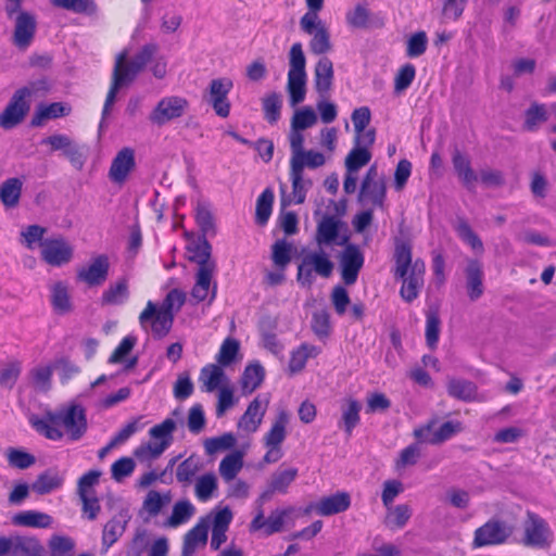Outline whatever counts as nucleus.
<instances>
[{"label":"nucleus","mask_w":556,"mask_h":556,"mask_svg":"<svg viewBox=\"0 0 556 556\" xmlns=\"http://www.w3.org/2000/svg\"><path fill=\"white\" fill-rule=\"evenodd\" d=\"M45 81L33 83L30 86L17 89L3 112L0 114V127L12 129L21 124L30 110V98L33 93L43 87Z\"/></svg>","instance_id":"nucleus-3"},{"label":"nucleus","mask_w":556,"mask_h":556,"mask_svg":"<svg viewBox=\"0 0 556 556\" xmlns=\"http://www.w3.org/2000/svg\"><path fill=\"white\" fill-rule=\"evenodd\" d=\"M52 421L63 426L73 441L79 440L87 430L85 409L80 405H71L52 414Z\"/></svg>","instance_id":"nucleus-12"},{"label":"nucleus","mask_w":556,"mask_h":556,"mask_svg":"<svg viewBox=\"0 0 556 556\" xmlns=\"http://www.w3.org/2000/svg\"><path fill=\"white\" fill-rule=\"evenodd\" d=\"M243 460L240 453H231L224 457L219 464V473L226 482L232 481L242 469Z\"/></svg>","instance_id":"nucleus-47"},{"label":"nucleus","mask_w":556,"mask_h":556,"mask_svg":"<svg viewBox=\"0 0 556 556\" xmlns=\"http://www.w3.org/2000/svg\"><path fill=\"white\" fill-rule=\"evenodd\" d=\"M136 463L131 457H122L114 462L111 466L112 479L122 482L125 478L132 475Z\"/></svg>","instance_id":"nucleus-63"},{"label":"nucleus","mask_w":556,"mask_h":556,"mask_svg":"<svg viewBox=\"0 0 556 556\" xmlns=\"http://www.w3.org/2000/svg\"><path fill=\"white\" fill-rule=\"evenodd\" d=\"M232 81L228 78H217L210 83L207 102L215 113L225 118L230 113L228 93L232 89Z\"/></svg>","instance_id":"nucleus-15"},{"label":"nucleus","mask_w":556,"mask_h":556,"mask_svg":"<svg viewBox=\"0 0 556 556\" xmlns=\"http://www.w3.org/2000/svg\"><path fill=\"white\" fill-rule=\"evenodd\" d=\"M64 476L55 468H49L41 472L30 485L31 490L39 494H49L62 488Z\"/></svg>","instance_id":"nucleus-28"},{"label":"nucleus","mask_w":556,"mask_h":556,"mask_svg":"<svg viewBox=\"0 0 556 556\" xmlns=\"http://www.w3.org/2000/svg\"><path fill=\"white\" fill-rule=\"evenodd\" d=\"M325 163V155L314 150H304L299 155L290 157V167L301 172H304L305 167L313 169L323 166Z\"/></svg>","instance_id":"nucleus-40"},{"label":"nucleus","mask_w":556,"mask_h":556,"mask_svg":"<svg viewBox=\"0 0 556 556\" xmlns=\"http://www.w3.org/2000/svg\"><path fill=\"white\" fill-rule=\"evenodd\" d=\"M289 421L290 414L286 409H279L269 430L263 437V444L266 448L263 464H275L282 458L281 445L288 434L287 427Z\"/></svg>","instance_id":"nucleus-5"},{"label":"nucleus","mask_w":556,"mask_h":556,"mask_svg":"<svg viewBox=\"0 0 556 556\" xmlns=\"http://www.w3.org/2000/svg\"><path fill=\"white\" fill-rule=\"evenodd\" d=\"M269 405L268 395H257L248 406L238 421V428L253 433L260 428Z\"/></svg>","instance_id":"nucleus-17"},{"label":"nucleus","mask_w":556,"mask_h":556,"mask_svg":"<svg viewBox=\"0 0 556 556\" xmlns=\"http://www.w3.org/2000/svg\"><path fill=\"white\" fill-rule=\"evenodd\" d=\"M216 269H201L195 273V283L192 288L191 295L197 302H203L208 299L212 302L216 296L217 286L213 285V278Z\"/></svg>","instance_id":"nucleus-23"},{"label":"nucleus","mask_w":556,"mask_h":556,"mask_svg":"<svg viewBox=\"0 0 556 556\" xmlns=\"http://www.w3.org/2000/svg\"><path fill=\"white\" fill-rule=\"evenodd\" d=\"M317 122V116L314 110L309 106H305L298 110L291 121V128L304 130L314 126Z\"/></svg>","instance_id":"nucleus-64"},{"label":"nucleus","mask_w":556,"mask_h":556,"mask_svg":"<svg viewBox=\"0 0 556 556\" xmlns=\"http://www.w3.org/2000/svg\"><path fill=\"white\" fill-rule=\"evenodd\" d=\"M435 426L437 420L431 419L425 426L416 428L414 430V437L419 443L438 445L463 430L462 422L459 421H445L439 428Z\"/></svg>","instance_id":"nucleus-10"},{"label":"nucleus","mask_w":556,"mask_h":556,"mask_svg":"<svg viewBox=\"0 0 556 556\" xmlns=\"http://www.w3.org/2000/svg\"><path fill=\"white\" fill-rule=\"evenodd\" d=\"M547 121V112L544 104L533 102L525 113L523 128L528 131H535L540 123Z\"/></svg>","instance_id":"nucleus-53"},{"label":"nucleus","mask_w":556,"mask_h":556,"mask_svg":"<svg viewBox=\"0 0 556 556\" xmlns=\"http://www.w3.org/2000/svg\"><path fill=\"white\" fill-rule=\"evenodd\" d=\"M312 330L319 338H328L331 332L330 316L325 309L316 311L312 316Z\"/></svg>","instance_id":"nucleus-62"},{"label":"nucleus","mask_w":556,"mask_h":556,"mask_svg":"<svg viewBox=\"0 0 556 556\" xmlns=\"http://www.w3.org/2000/svg\"><path fill=\"white\" fill-rule=\"evenodd\" d=\"M351 505V497L346 492H338L331 496L323 497L316 505L315 510L320 516H331L345 511Z\"/></svg>","instance_id":"nucleus-27"},{"label":"nucleus","mask_w":556,"mask_h":556,"mask_svg":"<svg viewBox=\"0 0 556 556\" xmlns=\"http://www.w3.org/2000/svg\"><path fill=\"white\" fill-rule=\"evenodd\" d=\"M371 160V153L367 149L354 147L345 157V168L349 173H357Z\"/></svg>","instance_id":"nucleus-54"},{"label":"nucleus","mask_w":556,"mask_h":556,"mask_svg":"<svg viewBox=\"0 0 556 556\" xmlns=\"http://www.w3.org/2000/svg\"><path fill=\"white\" fill-rule=\"evenodd\" d=\"M177 422L166 418L149 430L150 441L141 443L134 451V456L141 463L157 459L173 443Z\"/></svg>","instance_id":"nucleus-2"},{"label":"nucleus","mask_w":556,"mask_h":556,"mask_svg":"<svg viewBox=\"0 0 556 556\" xmlns=\"http://www.w3.org/2000/svg\"><path fill=\"white\" fill-rule=\"evenodd\" d=\"M296 477V468L279 469L270 476L268 483L277 491V493L286 494L288 492V488Z\"/></svg>","instance_id":"nucleus-49"},{"label":"nucleus","mask_w":556,"mask_h":556,"mask_svg":"<svg viewBox=\"0 0 556 556\" xmlns=\"http://www.w3.org/2000/svg\"><path fill=\"white\" fill-rule=\"evenodd\" d=\"M50 2L55 8L64 9L76 14L93 16L98 13L96 0H50Z\"/></svg>","instance_id":"nucleus-39"},{"label":"nucleus","mask_w":556,"mask_h":556,"mask_svg":"<svg viewBox=\"0 0 556 556\" xmlns=\"http://www.w3.org/2000/svg\"><path fill=\"white\" fill-rule=\"evenodd\" d=\"M290 178L292 182V193L291 195H286L285 186H281V205L283 207L290 205L292 202L296 204H302L305 201L306 192L312 187L311 179H304L303 172L296 170L293 167H290Z\"/></svg>","instance_id":"nucleus-22"},{"label":"nucleus","mask_w":556,"mask_h":556,"mask_svg":"<svg viewBox=\"0 0 556 556\" xmlns=\"http://www.w3.org/2000/svg\"><path fill=\"white\" fill-rule=\"evenodd\" d=\"M23 181L20 178H9L0 186V200L7 207H14L18 204L22 193Z\"/></svg>","instance_id":"nucleus-41"},{"label":"nucleus","mask_w":556,"mask_h":556,"mask_svg":"<svg viewBox=\"0 0 556 556\" xmlns=\"http://www.w3.org/2000/svg\"><path fill=\"white\" fill-rule=\"evenodd\" d=\"M447 393L454 399L469 402L475 399L477 387L471 381L451 378L447 381Z\"/></svg>","instance_id":"nucleus-38"},{"label":"nucleus","mask_w":556,"mask_h":556,"mask_svg":"<svg viewBox=\"0 0 556 556\" xmlns=\"http://www.w3.org/2000/svg\"><path fill=\"white\" fill-rule=\"evenodd\" d=\"M292 244L285 239L277 240L271 247V260L275 266L285 270L291 262Z\"/></svg>","instance_id":"nucleus-51"},{"label":"nucleus","mask_w":556,"mask_h":556,"mask_svg":"<svg viewBox=\"0 0 556 556\" xmlns=\"http://www.w3.org/2000/svg\"><path fill=\"white\" fill-rule=\"evenodd\" d=\"M361 409L362 404L354 399H348L345 403L341 406L342 416L339 426L344 430V432L348 435H351L353 429L359 424Z\"/></svg>","instance_id":"nucleus-36"},{"label":"nucleus","mask_w":556,"mask_h":556,"mask_svg":"<svg viewBox=\"0 0 556 556\" xmlns=\"http://www.w3.org/2000/svg\"><path fill=\"white\" fill-rule=\"evenodd\" d=\"M127 522L128 520L124 516H118L113 517L104 525L102 531V546L104 553L124 534Z\"/></svg>","instance_id":"nucleus-34"},{"label":"nucleus","mask_w":556,"mask_h":556,"mask_svg":"<svg viewBox=\"0 0 556 556\" xmlns=\"http://www.w3.org/2000/svg\"><path fill=\"white\" fill-rule=\"evenodd\" d=\"M333 268V262L323 249L309 251L303 255L298 266L296 280L302 287L309 288L314 282L313 273L323 278H329Z\"/></svg>","instance_id":"nucleus-4"},{"label":"nucleus","mask_w":556,"mask_h":556,"mask_svg":"<svg viewBox=\"0 0 556 556\" xmlns=\"http://www.w3.org/2000/svg\"><path fill=\"white\" fill-rule=\"evenodd\" d=\"M514 528L505 521L490 519L475 531L473 546L482 547L505 543L513 534Z\"/></svg>","instance_id":"nucleus-11"},{"label":"nucleus","mask_w":556,"mask_h":556,"mask_svg":"<svg viewBox=\"0 0 556 556\" xmlns=\"http://www.w3.org/2000/svg\"><path fill=\"white\" fill-rule=\"evenodd\" d=\"M364 265V255L359 248L348 244L340 255L341 277L345 285H354Z\"/></svg>","instance_id":"nucleus-16"},{"label":"nucleus","mask_w":556,"mask_h":556,"mask_svg":"<svg viewBox=\"0 0 556 556\" xmlns=\"http://www.w3.org/2000/svg\"><path fill=\"white\" fill-rule=\"evenodd\" d=\"M454 229L459 239L463 240L468 245H470L472 250L478 251L480 253L483 252V243L481 239L472 230L466 218L457 217L454 224Z\"/></svg>","instance_id":"nucleus-44"},{"label":"nucleus","mask_w":556,"mask_h":556,"mask_svg":"<svg viewBox=\"0 0 556 556\" xmlns=\"http://www.w3.org/2000/svg\"><path fill=\"white\" fill-rule=\"evenodd\" d=\"M264 368L260 364H252L245 367L241 378L243 394H250L257 389L264 379Z\"/></svg>","instance_id":"nucleus-45"},{"label":"nucleus","mask_w":556,"mask_h":556,"mask_svg":"<svg viewBox=\"0 0 556 556\" xmlns=\"http://www.w3.org/2000/svg\"><path fill=\"white\" fill-rule=\"evenodd\" d=\"M42 258L52 266L68 263L73 256V248L62 237L45 239L41 244Z\"/></svg>","instance_id":"nucleus-18"},{"label":"nucleus","mask_w":556,"mask_h":556,"mask_svg":"<svg viewBox=\"0 0 556 556\" xmlns=\"http://www.w3.org/2000/svg\"><path fill=\"white\" fill-rule=\"evenodd\" d=\"M294 513L293 507H287L283 509H275L270 513L267 519L264 517L263 508L256 509V515L250 523V531H258L264 530L266 535H271L274 533H278L282 530V527L290 517L291 514Z\"/></svg>","instance_id":"nucleus-14"},{"label":"nucleus","mask_w":556,"mask_h":556,"mask_svg":"<svg viewBox=\"0 0 556 556\" xmlns=\"http://www.w3.org/2000/svg\"><path fill=\"white\" fill-rule=\"evenodd\" d=\"M333 80V64L323 56L315 65L314 81L316 91L324 98L331 89Z\"/></svg>","instance_id":"nucleus-29"},{"label":"nucleus","mask_w":556,"mask_h":556,"mask_svg":"<svg viewBox=\"0 0 556 556\" xmlns=\"http://www.w3.org/2000/svg\"><path fill=\"white\" fill-rule=\"evenodd\" d=\"M319 353L320 349L315 345L307 343L301 344L291 354V358L289 362L290 370L292 372L301 371L305 367L307 359L317 356Z\"/></svg>","instance_id":"nucleus-43"},{"label":"nucleus","mask_w":556,"mask_h":556,"mask_svg":"<svg viewBox=\"0 0 556 556\" xmlns=\"http://www.w3.org/2000/svg\"><path fill=\"white\" fill-rule=\"evenodd\" d=\"M386 198V182L376 165H371L361 185L358 202L366 206H382Z\"/></svg>","instance_id":"nucleus-9"},{"label":"nucleus","mask_w":556,"mask_h":556,"mask_svg":"<svg viewBox=\"0 0 556 556\" xmlns=\"http://www.w3.org/2000/svg\"><path fill=\"white\" fill-rule=\"evenodd\" d=\"M135 152L131 148H123L117 152L113 159L110 169L109 178L112 182L122 185L124 184L129 174L135 169Z\"/></svg>","instance_id":"nucleus-19"},{"label":"nucleus","mask_w":556,"mask_h":556,"mask_svg":"<svg viewBox=\"0 0 556 556\" xmlns=\"http://www.w3.org/2000/svg\"><path fill=\"white\" fill-rule=\"evenodd\" d=\"M211 244L206 240L194 247L190 261L198 265L197 270L216 269V262L211 256Z\"/></svg>","instance_id":"nucleus-48"},{"label":"nucleus","mask_w":556,"mask_h":556,"mask_svg":"<svg viewBox=\"0 0 556 556\" xmlns=\"http://www.w3.org/2000/svg\"><path fill=\"white\" fill-rule=\"evenodd\" d=\"M342 226V223L336 218L334 216H325L317 226L316 231V241L319 245L323 244H331L337 243L339 245L343 244L348 238H342L341 241H338L339 230Z\"/></svg>","instance_id":"nucleus-25"},{"label":"nucleus","mask_w":556,"mask_h":556,"mask_svg":"<svg viewBox=\"0 0 556 556\" xmlns=\"http://www.w3.org/2000/svg\"><path fill=\"white\" fill-rule=\"evenodd\" d=\"M11 556H43V546L33 536H12Z\"/></svg>","instance_id":"nucleus-33"},{"label":"nucleus","mask_w":556,"mask_h":556,"mask_svg":"<svg viewBox=\"0 0 556 556\" xmlns=\"http://www.w3.org/2000/svg\"><path fill=\"white\" fill-rule=\"evenodd\" d=\"M203 463L201 458L194 454L178 464L176 468V480L184 486L190 485L195 476L201 471Z\"/></svg>","instance_id":"nucleus-31"},{"label":"nucleus","mask_w":556,"mask_h":556,"mask_svg":"<svg viewBox=\"0 0 556 556\" xmlns=\"http://www.w3.org/2000/svg\"><path fill=\"white\" fill-rule=\"evenodd\" d=\"M217 490V479L214 473H206L195 480L194 493L199 501H208Z\"/></svg>","instance_id":"nucleus-52"},{"label":"nucleus","mask_w":556,"mask_h":556,"mask_svg":"<svg viewBox=\"0 0 556 556\" xmlns=\"http://www.w3.org/2000/svg\"><path fill=\"white\" fill-rule=\"evenodd\" d=\"M225 379L224 370L215 364L203 367L200 374V381L206 392H212L220 387Z\"/></svg>","instance_id":"nucleus-46"},{"label":"nucleus","mask_w":556,"mask_h":556,"mask_svg":"<svg viewBox=\"0 0 556 556\" xmlns=\"http://www.w3.org/2000/svg\"><path fill=\"white\" fill-rule=\"evenodd\" d=\"M50 292L52 307L58 314H66L72 311L68 286L65 282L58 281L52 283Z\"/></svg>","instance_id":"nucleus-37"},{"label":"nucleus","mask_w":556,"mask_h":556,"mask_svg":"<svg viewBox=\"0 0 556 556\" xmlns=\"http://www.w3.org/2000/svg\"><path fill=\"white\" fill-rule=\"evenodd\" d=\"M156 51L157 46L155 43H148L143 46L141 50L128 62L127 53L122 52L116 58L114 68L118 67V72L123 80L130 84L152 60Z\"/></svg>","instance_id":"nucleus-8"},{"label":"nucleus","mask_w":556,"mask_h":556,"mask_svg":"<svg viewBox=\"0 0 556 556\" xmlns=\"http://www.w3.org/2000/svg\"><path fill=\"white\" fill-rule=\"evenodd\" d=\"M210 525V517H203L184 535L181 556H193L199 548L206 545Z\"/></svg>","instance_id":"nucleus-20"},{"label":"nucleus","mask_w":556,"mask_h":556,"mask_svg":"<svg viewBox=\"0 0 556 556\" xmlns=\"http://www.w3.org/2000/svg\"><path fill=\"white\" fill-rule=\"evenodd\" d=\"M452 163L463 186L467 190L473 191L476 182L478 181V175L472 169L469 157L456 149L452 155Z\"/></svg>","instance_id":"nucleus-24"},{"label":"nucleus","mask_w":556,"mask_h":556,"mask_svg":"<svg viewBox=\"0 0 556 556\" xmlns=\"http://www.w3.org/2000/svg\"><path fill=\"white\" fill-rule=\"evenodd\" d=\"M282 106L281 96L273 92L263 99V111L266 121L275 124L280 118V110Z\"/></svg>","instance_id":"nucleus-59"},{"label":"nucleus","mask_w":556,"mask_h":556,"mask_svg":"<svg viewBox=\"0 0 556 556\" xmlns=\"http://www.w3.org/2000/svg\"><path fill=\"white\" fill-rule=\"evenodd\" d=\"M394 276L402 280L401 296L406 302L414 301L424 286L425 263L417 258L412 260V248L408 243L400 241L394 251Z\"/></svg>","instance_id":"nucleus-1"},{"label":"nucleus","mask_w":556,"mask_h":556,"mask_svg":"<svg viewBox=\"0 0 556 556\" xmlns=\"http://www.w3.org/2000/svg\"><path fill=\"white\" fill-rule=\"evenodd\" d=\"M312 36L309 41V50L314 54H325L332 49L330 41V33L326 24L321 20H317L308 30H303Z\"/></svg>","instance_id":"nucleus-26"},{"label":"nucleus","mask_w":556,"mask_h":556,"mask_svg":"<svg viewBox=\"0 0 556 556\" xmlns=\"http://www.w3.org/2000/svg\"><path fill=\"white\" fill-rule=\"evenodd\" d=\"M287 90L291 106L302 103L306 96V75L288 74Z\"/></svg>","instance_id":"nucleus-42"},{"label":"nucleus","mask_w":556,"mask_h":556,"mask_svg":"<svg viewBox=\"0 0 556 556\" xmlns=\"http://www.w3.org/2000/svg\"><path fill=\"white\" fill-rule=\"evenodd\" d=\"M4 455L9 465L17 469H27L36 463L34 455L21 448L9 447Z\"/></svg>","instance_id":"nucleus-56"},{"label":"nucleus","mask_w":556,"mask_h":556,"mask_svg":"<svg viewBox=\"0 0 556 556\" xmlns=\"http://www.w3.org/2000/svg\"><path fill=\"white\" fill-rule=\"evenodd\" d=\"M13 523L22 527L47 529L52 526L53 518L42 511L25 510L13 517Z\"/></svg>","instance_id":"nucleus-32"},{"label":"nucleus","mask_w":556,"mask_h":556,"mask_svg":"<svg viewBox=\"0 0 556 556\" xmlns=\"http://www.w3.org/2000/svg\"><path fill=\"white\" fill-rule=\"evenodd\" d=\"M466 288L471 301H477L483 294V271L478 261L470 260L466 270Z\"/></svg>","instance_id":"nucleus-30"},{"label":"nucleus","mask_w":556,"mask_h":556,"mask_svg":"<svg viewBox=\"0 0 556 556\" xmlns=\"http://www.w3.org/2000/svg\"><path fill=\"white\" fill-rule=\"evenodd\" d=\"M189 108L186 98L167 96L162 98L149 114V121L159 127L184 116Z\"/></svg>","instance_id":"nucleus-7"},{"label":"nucleus","mask_w":556,"mask_h":556,"mask_svg":"<svg viewBox=\"0 0 556 556\" xmlns=\"http://www.w3.org/2000/svg\"><path fill=\"white\" fill-rule=\"evenodd\" d=\"M37 30L36 16L30 12H18L14 17L11 41L20 51H26L35 39Z\"/></svg>","instance_id":"nucleus-13"},{"label":"nucleus","mask_w":556,"mask_h":556,"mask_svg":"<svg viewBox=\"0 0 556 556\" xmlns=\"http://www.w3.org/2000/svg\"><path fill=\"white\" fill-rule=\"evenodd\" d=\"M306 59L303 52L302 43L295 42L291 46L289 51V72L288 74L306 75L305 72Z\"/></svg>","instance_id":"nucleus-61"},{"label":"nucleus","mask_w":556,"mask_h":556,"mask_svg":"<svg viewBox=\"0 0 556 556\" xmlns=\"http://www.w3.org/2000/svg\"><path fill=\"white\" fill-rule=\"evenodd\" d=\"M30 422L37 432L50 440H60L63 437V432L59 429L61 425L52 421V415L47 419L31 418Z\"/></svg>","instance_id":"nucleus-60"},{"label":"nucleus","mask_w":556,"mask_h":556,"mask_svg":"<svg viewBox=\"0 0 556 556\" xmlns=\"http://www.w3.org/2000/svg\"><path fill=\"white\" fill-rule=\"evenodd\" d=\"M68 111L70 110L60 102H54L49 105L41 106L34 115L31 125L40 126L42 125L43 121L64 116L68 113Z\"/></svg>","instance_id":"nucleus-55"},{"label":"nucleus","mask_w":556,"mask_h":556,"mask_svg":"<svg viewBox=\"0 0 556 556\" xmlns=\"http://www.w3.org/2000/svg\"><path fill=\"white\" fill-rule=\"evenodd\" d=\"M274 198V192L269 188H266L258 197L255 212V219L257 224L264 225L267 223L271 214Z\"/></svg>","instance_id":"nucleus-57"},{"label":"nucleus","mask_w":556,"mask_h":556,"mask_svg":"<svg viewBox=\"0 0 556 556\" xmlns=\"http://www.w3.org/2000/svg\"><path fill=\"white\" fill-rule=\"evenodd\" d=\"M522 544L533 548H548L553 542V532L548 523L539 515L528 511L523 522Z\"/></svg>","instance_id":"nucleus-6"},{"label":"nucleus","mask_w":556,"mask_h":556,"mask_svg":"<svg viewBox=\"0 0 556 556\" xmlns=\"http://www.w3.org/2000/svg\"><path fill=\"white\" fill-rule=\"evenodd\" d=\"M194 511L195 508L189 501L185 500L177 502L174 505L172 515L167 520V526L176 528L187 522L194 515Z\"/></svg>","instance_id":"nucleus-50"},{"label":"nucleus","mask_w":556,"mask_h":556,"mask_svg":"<svg viewBox=\"0 0 556 556\" xmlns=\"http://www.w3.org/2000/svg\"><path fill=\"white\" fill-rule=\"evenodd\" d=\"M129 298L128 280L121 278L102 293L101 305H122Z\"/></svg>","instance_id":"nucleus-35"},{"label":"nucleus","mask_w":556,"mask_h":556,"mask_svg":"<svg viewBox=\"0 0 556 556\" xmlns=\"http://www.w3.org/2000/svg\"><path fill=\"white\" fill-rule=\"evenodd\" d=\"M412 516V509L406 504H401L395 507L388 508V515L386 518V523L390 528L401 529L403 528Z\"/></svg>","instance_id":"nucleus-58"},{"label":"nucleus","mask_w":556,"mask_h":556,"mask_svg":"<svg viewBox=\"0 0 556 556\" xmlns=\"http://www.w3.org/2000/svg\"><path fill=\"white\" fill-rule=\"evenodd\" d=\"M110 263L106 255H98L77 273V278L90 287L101 286L108 279Z\"/></svg>","instance_id":"nucleus-21"}]
</instances>
